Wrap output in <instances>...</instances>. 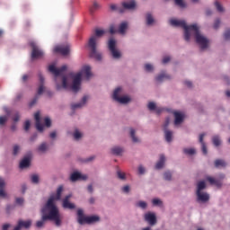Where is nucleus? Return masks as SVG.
I'll return each instance as SVG.
<instances>
[{"instance_id": "cd10ccee", "label": "nucleus", "mask_w": 230, "mask_h": 230, "mask_svg": "<svg viewBox=\"0 0 230 230\" xmlns=\"http://www.w3.org/2000/svg\"><path fill=\"white\" fill-rule=\"evenodd\" d=\"M49 150V145L46 142H42L40 146L37 147L38 154H48V151Z\"/></svg>"}, {"instance_id": "603ef678", "label": "nucleus", "mask_w": 230, "mask_h": 230, "mask_svg": "<svg viewBox=\"0 0 230 230\" xmlns=\"http://www.w3.org/2000/svg\"><path fill=\"white\" fill-rule=\"evenodd\" d=\"M156 107L157 105L154 102H151L147 104V109H149L150 111H155Z\"/></svg>"}, {"instance_id": "0e129e2a", "label": "nucleus", "mask_w": 230, "mask_h": 230, "mask_svg": "<svg viewBox=\"0 0 230 230\" xmlns=\"http://www.w3.org/2000/svg\"><path fill=\"white\" fill-rule=\"evenodd\" d=\"M164 111V108L156 107L155 110V112H156V114H161V112H163Z\"/></svg>"}, {"instance_id": "473e14b6", "label": "nucleus", "mask_w": 230, "mask_h": 230, "mask_svg": "<svg viewBox=\"0 0 230 230\" xmlns=\"http://www.w3.org/2000/svg\"><path fill=\"white\" fill-rule=\"evenodd\" d=\"M206 180L208 181L210 184H213L214 186H217V188H220V186H222V181L220 180H217L211 176H208L206 178Z\"/></svg>"}, {"instance_id": "6e6d98bb", "label": "nucleus", "mask_w": 230, "mask_h": 230, "mask_svg": "<svg viewBox=\"0 0 230 230\" xmlns=\"http://www.w3.org/2000/svg\"><path fill=\"white\" fill-rule=\"evenodd\" d=\"M213 28L214 30H218V28H220V19H217L214 22Z\"/></svg>"}, {"instance_id": "4468645a", "label": "nucleus", "mask_w": 230, "mask_h": 230, "mask_svg": "<svg viewBox=\"0 0 230 230\" xmlns=\"http://www.w3.org/2000/svg\"><path fill=\"white\" fill-rule=\"evenodd\" d=\"M144 220L149 224V226H155L157 224V217L154 212H147L144 216Z\"/></svg>"}, {"instance_id": "c9c22d12", "label": "nucleus", "mask_w": 230, "mask_h": 230, "mask_svg": "<svg viewBox=\"0 0 230 230\" xmlns=\"http://www.w3.org/2000/svg\"><path fill=\"white\" fill-rule=\"evenodd\" d=\"M212 143L214 145V146H220V145H222V139L220 138V137L218 135H215L212 137Z\"/></svg>"}, {"instance_id": "412c9836", "label": "nucleus", "mask_w": 230, "mask_h": 230, "mask_svg": "<svg viewBox=\"0 0 230 230\" xmlns=\"http://www.w3.org/2000/svg\"><path fill=\"white\" fill-rule=\"evenodd\" d=\"M166 164V156L164 155H160L159 159L155 165V170H163Z\"/></svg>"}, {"instance_id": "20e7f679", "label": "nucleus", "mask_w": 230, "mask_h": 230, "mask_svg": "<svg viewBox=\"0 0 230 230\" xmlns=\"http://www.w3.org/2000/svg\"><path fill=\"white\" fill-rule=\"evenodd\" d=\"M190 37L194 35L196 43L199 46L200 49H208L209 47V40L200 32V28L197 23L192 24V28L190 31Z\"/></svg>"}, {"instance_id": "680f3d73", "label": "nucleus", "mask_w": 230, "mask_h": 230, "mask_svg": "<svg viewBox=\"0 0 230 230\" xmlns=\"http://www.w3.org/2000/svg\"><path fill=\"white\" fill-rule=\"evenodd\" d=\"M168 125H170V118H167L164 123V131L165 128H168Z\"/></svg>"}, {"instance_id": "052dcab7", "label": "nucleus", "mask_w": 230, "mask_h": 230, "mask_svg": "<svg viewBox=\"0 0 230 230\" xmlns=\"http://www.w3.org/2000/svg\"><path fill=\"white\" fill-rule=\"evenodd\" d=\"M87 191L88 193H91V194L94 193V188L93 187V184H89L87 186Z\"/></svg>"}, {"instance_id": "a878e982", "label": "nucleus", "mask_w": 230, "mask_h": 230, "mask_svg": "<svg viewBox=\"0 0 230 230\" xmlns=\"http://www.w3.org/2000/svg\"><path fill=\"white\" fill-rule=\"evenodd\" d=\"M72 137L74 141H81L84 138V131L80 130L78 128H75L72 132Z\"/></svg>"}, {"instance_id": "f257e3e1", "label": "nucleus", "mask_w": 230, "mask_h": 230, "mask_svg": "<svg viewBox=\"0 0 230 230\" xmlns=\"http://www.w3.org/2000/svg\"><path fill=\"white\" fill-rule=\"evenodd\" d=\"M49 71L54 75V80L56 82L57 89H67L71 87L74 93H78L80 91V85L82 84V76L85 80H91L93 73L91 72L90 66H84L80 72L77 74H68L66 75V71H67V66L64 65L59 68H57L55 65H50L49 66Z\"/></svg>"}, {"instance_id": "4c0bfd02", "label": "nucleus", "mask_w": 230, "mask_h": 230, "mask_svg": "<svg viewBox=\"0 0 230 230\" xmlns=\"http://www.w3.org/2000/svg\"><path fill=\"white\" fill-rule=\"evenodd\" d=\"M183 154H185V155H195V154H197V150L193 147L183 148Z\"/></svg>"}, {"instance_id": "79ce46f5", "label": "nucleus", "mask_w": 230, "mask_h": 230, "mask_svg": "<svg viewBox=\"0 0 230 230\" xmlns=\"http://www.w3.org/2000/svg\"><path fill=\"white\" fill-rule=\"evenodd\" d=\"M111 12H119V13H123V9L119 7L116 4H111L110 5Z\"/></svg>"}, {"instance_id": "6e6552de", "label": "nucleus", "mask_w": 230, "mask_h": 230, "mask_svg": "<svg viewBox=\"0 0 230 230\" xmlns=\"http://www.w3.org/2000/svg\"><path fill=\"white\" fill-rule=\"evenodd\" d=\"M77 222L80 226H84L85 224H96V222H100L99 216H85L84 214V210L79 208L77 210Z\"/></svg>"}, {"instance_id": "4d7b16f0", "label": "nucleus", "mask_w": 230, "mask_h": 230, "mask_svg": "<svg viewBox=\"0 0 230 230\" xmlns=\"http://www.w3.org/2000/svg\"><path fill=\"white\" fill-rule=\"evenodd\" d=\"M15 202L18 206H22L24 204V198H16Z\"/></svg>"}, {"instance_id": "6ab92c4d", "label": "nucleus", "mask_w": 230, "mask_h": 230, "mask_svg": "<svg viewBox=\"0 0 230 230\" xmlns=\"http://www.w3.org/2000/svg\"><path fill=\"white\" fill-rule=\"evenodd\" d=\"M69 199H71V194L66 196L65 199H63L62 206H63L64 209H75L76 205H75V203H72L71 201H69Z\"/></svg>"}, {"instance_id": "a211bd4d", "label": "nucleus", "mask_w": 230, "mask_h": 230, "mask_svg": "<svg viewBox=\"0 0 230 230\" xmlns=\"http://www.w3.org/2000/svg\"><path fill=\"white\" fill-rule=\"evenodd\" d=\"M89 100V96L84 95L79 102H75L71 104L72 111H76V109H82V107L85 106L87 101Z\"/></svg>"}, {"instance_id": "2f4dec72", "label": "nucleus", "mask_w": 230, "mask_h": 230, "mask_svg": "<svg viewBox=\"0 0 230 230\" xmlns=\"http://www.w3.org/2000/svg\"><path fill=\"white\" fill-rule=\"evenodd\" d=\"M164 132L165 141L167 143H172V141H173V131L168 128H165Z\"/></svg>"}, {"instance_id": "2eb2a0df", "label": "nucleus", "mask_w": 230, "mask_h": 230, "mask_svg": "<svg viewBox=\"0 0 230 230\" xmlns=\"http://www.w3.org/2000/svg\"><path fill=\"white\" fill-rule=\"evenodd\" d=\"M145 22H146V26L152 27V26H155V24L157 23V21L155 20V17H154V14L152 13L147 12L145 14Z\"/></svg>"}, {"instance_id": "c85d7f7f", "label": "nucleus", "mask_w": 230, "mask_h": 230, "mask_svg": "<svg viewBox=\"0 0 230 230\" xmlns=\"http://www.w3.org/2000/svg\"><path fill=\"white\" fill-rule=\"evenodd\" d=\"M31 224L32 221L31 219L27 221L19 220L17 226L19 229H22V227H24V229H30V227H31Z\"/></svg>"}, {"instance_id": "423d86ee", "label": "nucleus", "mask_w": 230, "mask_h": 230, "mask_svg": "<svg viewBox=\"0 0 230 230\" xmlns=\"http://www.w3.org/2000/svg\"><path fill=\"white\" fill-rule=\"evenodd\" d=\"M169 23L171 26H173V28H183L184 30V40L186 42H190L191 40V34L190 31H191V29L193 28V25H188L184 20H179L175 18H172L169 20Z\"/></svg>"}, {"instance_id": "f03ea898", "label": "nucleus", "mask_w": 230, "mask_h": 230, "mask_svg": "<svg viewBox=\"0 0 230 230\" xmlns=\"http://www.w3.org/2000/svg\"><path fill=\"white\" fill-rule=\"evenodd\" d=\"M62 191H64V187L59 186L57 190V193L51 194L49 196L47 203L41 209V219L36 222V227H38V229L44 227L48 220H52L55 222L57 227H60V226H62L60 211L58 210V207H57V201L62 199Z\"/></svg>"}, {"instance_id": "ea45409f", "label": "nucleus", "mask_w": 230, "mask_h": 230, "mask_svg": "<svg viewBox=\"0 0 230 230\" xmlns=\"http://www.w3.org/2000/svg\"><path fill=\"white\" fill-rule=\"evenodd\" d=\"M154 70H155L154 65L150 63H146L144 65V71H146V73H154Z\"/></svg>"}, {"instance_id": "a18cd8bd", "label": "nucleus", "mask_w": 230, "mask_h": 230, "mask_svg": "<svg viewBox=\"0 0 230 230\" xmlns=\"http://www.w3.org/2000/svg\"><path fill=\"white\" fill-rule=\"evenodd\" d=\"M120 190L122 191V193H124L125 195H128V193H130L131 191V188L130 185L127 184L121 187Z\"/></svg>"}, {"instance_id": "f8f14e48", "label": "nucleus", "mask_w": 230, "mask_h": 230, "mask_svg": "<svg viewBox=\"0 0 230 230\" xmlns=\"http://www.w3.org/2000/svg\"><path fill=\"white\" fill-rule=\"evenodd\" d=\"M70 49L69 45H58L54 48V53H59V55L66 57V55H69Z\"/></svg>"}, {"instance_id": "f3484780", "label": "nucleus", "mask_w": 230, "mask_h": 230, "mask_svg": "<svg viewBox=\"0 0 230 230\" xmlns=\"http://www.w3.org/2000/svg\"><path fill=\"white\" fill-rule=\"evenodd\" d=\"M166 80H172V75L166 73V71H162L155 76V81L158 82V84H163V82Z\"/></svg>"}, {"instance_id": "774afa93", "label": "nucleus", "mask_w": 230, "mask_h": 230, "mask_svg": "<svg viewBox=\"0 0 230 230\" xmlns=\"http://www.w3.org/2000/svg\"><path fill=\"white\" fill-rule=\"evenodd\" d=\"M10 228V224H5L2 226V230H8Z\"/></svg>"}, {"instance_id": "13d9d810", "label": "nucleus", "mask_w": 230, "mask_h": 230, "mask_svg": "<svg viewBox=\"0 0 230 230\" xmlns=\"http://www.w3.org/2000/svg\"><path fill=\"white\" fill-rule=\"evenodd\" d=\"M224 38L226 40H230V30H226L224 33Z\"/></svg>"}, {"instance_id": "8fccbe9b", "label": "nucleus", "mask_w": 230, "mask_h": 230, "mask_svg": "<svg viewBox=\"0 0 230 230\" xmlns=\"http://www.w3.org/2000/svg\"><path fill=\"white\" fill-rule=\"evenodd\" d=\"M19 152H21V146L14 145L13 147V155H18Z\"/></svg>"}, {"instance_id": "864d4df0", "label": "nucleus", "mask_w": 230, "mask_h": 230, "mask_svg": "<svg viewBox=\"0 0 230 230\" xmlns=\"http://www.w3.org/2000/svg\"><path fill=\"white\" fill-rule=\"evenodd\" d=\"M171 60H172V57L164 56L162 59V64L165 66V64H168Z\"/></svg>"}, {"instance_id": "e433bc0d", "label": "nucleus", "mask_w": 230, "mask_h": 230, "mask_svg": "<svg viewBox=\"0 0 230 230\" xmlns=\"http://www.w3.org/2000/svg\"><path fill=\"white\" fill-rule=\"evenodd\" d=\"M214 5L216 6L217 12H218V13H226V8H224V5H222V4H220V2L216 1L214 3Z\"/></svg>"}, {"instance_id": "1a4fd4ad", "label": "nucleus", "mask_w": 230, "mask_h": 230, "mask_svg": "<svg viewBox=\"0 0 230 230\" xmlns=\"http://www.w3.org/2000/svg\"><path fill=\"white\" fill-rule=\"evenodd\" d=\"M108 49L110 50V53L115 60H119L121 58V51L116 48V40L113 38H111L108 40Z\"/></svg>"}, {"instance_id": "c756f323", "label": "nucleus", "mask_w": 230, "mask_h": 230, "mask_svg": "<svg viewBox=\"0 0 230 230\" xmlns=\"http://www.w3.org/2000/svg\"><path fill=\"white\" fill-rule=\"evenodd\" d=\"M4 186H6V182L3 178H0V198L6 199V191H4Z\"/></svg>"}, {"instance_id": "c03bdc74", "label": "nucleus", "mask_w": 230, "mask_h": 230, "mask_svg": "<svg viewBox=\"0 0 230 230\" xmlns=\"http://www.w3.org/2000/svg\"><path fill=\"white\" fill-rule=\"evenodd\" d=\"M136 206L137 208H140V209H146L148 208V204L143 200L137 202Z\"/></svg>"}, {"instance_id": "3c124183", "label": "nucleus", "mask_w": 230, "mask_h": 230, "mask_svg": "<svg viewBox=\"0 0 230 230\" xmlns=\"http://www.w3.org/2000/svg\"><path fill=\"white\" fill-rule=\"evenodd\" d=\"M19 119H21V113H19V111H15L14 116L13 117V121H14V123H17Z\"/></svg>"}, {"instance_id": "b1692460", "label": "nucleus", "mask_w": 230, "mask_h": 230, "mask_svg": "<svg viewBox=\"0 0 230 230\" xmlns=\"http://www.w3.org/2000/svg\"><path fill=\"white\" fill-rule=\"evenodd\" d=\"M110 152L112 155H123L125 148L120 146H114L110 149Z\"/></svg>"}, {"instance_id": "bf43d9fd", "label": "nucleus", "mask_w": 230, "mask_h": 230, "mask_svg": "<svg viewBox=\"0 0 230 230\" xmlns=\"http://www.w3.org/2000/svg\"><path fill=\"white\" fill-rule=\"evenodd\" d=\"M31 126V123L30 122V120H26L24 123V130L26 131L30 130Z\"/></svg>"}, {"instance_id": "4be33fe9", "label": "nucleus", "mask_w": 230, "mask_h": 230, "mask_svg": "<svg viewBox=\"0 0 230 230\" xmlns=\"http://www.w3.org/2000/svg\"><path fill=\"white\" fill-rule=\"evenodd\" d=\"M174 125H181L184 121L185 115L181 111H173Z\"/></svg>"}, {"instance_id": "aec40b11", "label": "nucleus", "mask_w": 230, "mask_h": 230, "mask_svg": "<svg viewBox=\"0 0 230 230\" xmlns=\"http://www.w3.org/2000/svg\"><path fill=\"white\" fill-rule=\"evenodd\" d=\"M129 137L132 141V143L139 144L141 143V139L139 137H137V130L134 128H129Z\"/></svg>"}, {"instance_id": "dca6fc26", "label": "nucleus", "mask_w": 230, "mask_h": 230, "mask_svg": "<svg viewBox=\"0 0 230 230\" xmlns=\"http://www.w3.org/2000/svg\"><path fill=\"white\" fill-rule=\"evenodd\" d=\"M32 155H33L31 154V152H29L27 155H25V156L20 163V168L22 169L28 168L30 166V163H31Z\"/></svg>"}, {"instance_id": "49530a36", "label": "nucleus", "mask_w": 230, "mask_h": 230, "mask_svg": "<svg viewBox=\"0 0 230 230\" xmlns=\"http://www.w3.org/2000/svg\"><path fill=\"white\" fill-rule=\"evenodd\" d=\"M40 181V178L39 177L38 174L31 175V181L32 182V184H39Z\"/></svg>"}, {"instance_id": "39448f33", "label": "nucleus", "mask_w": 230, "mask_h": 230, "mask_svg": "<svg viewBox=\"0 0 230 230\" xmlns=\"http://www.w3.org/2000/svg\"><path fill=\"white\" fill-rule=\"evenodd\" d=\"M111 98L114 102L119 103L120 105H128V103H132V97L126 94L125 89H123L121 86H118L113 90Z\"/></svg>"}, {"instance_id": "e2e57ef3", "label": "nucleus", "mask_w": 230, "mask_h": 230, "mask_svg": "<svg viewBox=\"0 0 230 230\" xmlns=\"http://www.w3.org/2000/svg\"><path fill=\"white\" fill-rule=\"evenodd\" d=\"M205 13L207 17L213 15V11L210 8L206 9Z\"/></svg>"}, {"instance_id": "9b49d317", "label": "nucleus", "mask_w": 230, "mask_h": 230, "mask_svg": "<svg viewBox=\"0 0 230 230\" xmlns=\"http://www.w3.org/2000/svg\"><path fill=\"white\" fill-rule=\"evenodd\" d=\"M30 46L32 49L31 51L32 60L42 58V57H44V51H42V49H40L39 46H37V43L35 41H30Z\"/></svg>"}, {"instance_id": "5fc2aeb1", "label": "nucleus", "mask_w": 230, "mask_h": 230, "mask_svg": "<svg viewBox=\"0 0 230 230\" xmlns=\"http://www.w3.org/2000/svg\"><path fill=\"white\" fill-rule=\"evenodd\" d=\"M44 123L45 127H48V128H49V127H51V119H49V117H46L44 119Z\"/></svg>"}, {"instance_id": "5701e85b", "label": "nucleus", "mask_w": 230, "mask_h": 230, "mask_svg": "<svg viewBox=\"0 0 230 230\" xmlns=\"http://www.w3.org/2000/svg\"><path fill=\"white\" fill-rule=\"evenodd\" d=\"M204 137H206V133H201L199 137V142L201 145V152L204 155H208V146L204 142Z\"/></svg>"}, {"instance_id": "ddd939ff", "label": "nucleus", "mask_w": 230, "mask_h": 230, "mask_svg": "<svg viewBox=\"0 0 230 230\" xmlns=\"http://www.w3.org/2000/svg\"><path fill=\"white\" fill-rule=\"evenodd\" d=\"M121 6L124 13L125 10H136L137 8V3L136 2V0H130L128 2L124 1L121 3Z\"/></svg>"}, {"instance_id": "7ed1b4c3", "label": "nucleus", "mask_w": 230, "mask_h": 230, "mask_svg": "<svg viewBox=\"0 0 230 230\" xmlns=\"http://www.w3.org/2000/svg\"><path fill=\"white\" fill-rule=\"evenodd\" d=\"M106 33L105 30L102 29H95L94 34L92 35L88 40V48L90 49V57L92 58H95V60H102L103 58V56L102 53L98 51V44L100 42V39L103 36V34Z\"/></svg>"}, {"instance_id": "9d476101", "label": "nucleus", "mask_w": 230, "mask_h": 230, "mask_svg": "<svg viewBox=\"0 0 230 230\" xmlns=\"http://www.w3.org/2000/svg\"><path fill=\"white\" fill-rule=\"evenodd\" d=\"M38 76H39L40 85L38 87L37 94L29 104L30 107H33V105L37 103V101L39 100V97L40 96V94H42V93L46 91V87L44 86V76L42 75V73L39 72Z\"/></svg>"}, {"instance_id": "37998d69", "label": "nucleus", "mask_w": 230, "mask_h": 230, "mask_svg": "<svg viewBox=\"0 0 230 230\" xmlns=\"http://www.w3.org/2000/svg\"><path fill=\"white\" fill-rule=\"evenodd\" d=\"M153 206H158L159 208H163V200L159 198H155L152 199Z\"/></svg>"}, {"instance_id": "0eeeda50", "label": "nucleus", "mask_w": 230, "mask_h": 230, "mask_svg": "<svg viewBox=\"0 0 230 230\" xmlns=\"http://www.w3.org/2000/svg\"><path fill=\"white\" fill-rule=\"evenodd\" d=\"M204 190H206V181H199L196 188V202L198 204H208L209 202V193L204 191Z\"/></svg>"}, {"instance_id": "bb28decb", "label": "nucleus", "mask_w": 230, "mask_h": 230, "mask_svg": "<svg viewBox=\"0 0 230 230\" xmlns=\"http://www.w3.org/2000/svg\"><path fill=\"white\" fill-rule=\"evenodd\" d=\"M34 119L36 120V128L39 132L44 131V126L40 123V112H36L34 115Z\"/></svg>"}, {"instance_id": "09e8293b", "label": "nucleus", "mask_w": 230, "mask_h": 230, "mask_svg": "<svg viewBox=\"0 0 230 230\" xmlns=\"http://www.w3.org/2000/svg\"><path fill=\"white\" fill-rule=\"evenodd\" d=\"M174 4L176 6H179V8H186V2L184 0H174Z\"/></svg>"}, {"instance_id": "a19ab883", "label": "nucleus", "mask_w": 230, "mask_h": 230, "mask_svg": "<svg viewBox=\"0 0 230 230\" xmlns=\"http://www.w3.org/2000/svg\"><path fill=\"white\" fill-rule=\"evenodd\" d=\"M117 178L119 179V181H127V174L121 170H117Z\"/></svg>"}, {"instance_id": "58836bf2", "label": "nucleus", "mask_w": 230, "mask_h": 230, "mask_svg": "<svg viewBox=\"0 0 230 230\" xmlns=\"http://www.w3.org/2000/svg\"><path fill=\"white\" fill-rule=\"evenodd\" d=\"M147 170L146 167L143 164L137 166V175H146Z\"/></svg>"}, {"instance_id": "393cba45", "label": "nucleus", "mask_w": 230, "mask_h": 230, "mask_svg": "<svg viewBox=\"0 0 230 230\" xmlns=\"http://www.w3.org/2000/svg\"><path fill=\"white\" fill-rule=\"evenodd\" d=\"M80 179H82V181H87V175H82V173L75 172L70 176V181H72V182H76V181H80Z\"/></svg>"}, {"instance_id": "72a5a7b5", "label": "nucleus", "mask_w": 230, "mask_h": 230, "mask_svg": "<svg viewBox=\"0 0 230 230\" xmlns=\"http://www.w3.org/2000/svg\"><path fill=\"white\" fill-rule=\"evenodd\" d=\"M4 112H6L7 116L0 117V125H4L8 121V116H10V110L8 108H4Z\"/></svg>"}, {"instance_id": "de8ad7c7", "label": "nucleus", "mask_w": 230, "mask_h": 230, "mask_svg": "<svg viewBox=\"0 0 230 230\" xmlns=\"http://www.w3.org/2000/svg\"><path fill=\"white\" fill-rule=\"evenodd\" d=\"M173 173L170 171H165L164 172V181H172V177Z\"/></svg>"}, {"instance_id": "f704fd0d", "label": "nucleus", "mask_w": 230, "mask_h": 230, "mask_svg": "<svg viewBox=\"0 0 230 230\" xmlns=\"http://www.w3.org/2000/svg\"><path fill=\"white\" fill-rule=\"evenodd\" d=\"M216 168H226L227 166V163H226L222 159H217L214 162Z\"/></svg>"}, {"instance_id": "7c9ffc66", "label": "nucleus", "mask_w": 230, "mask_h": 230, "mask_svg": "<svg viewBox=\"0 0 230 230\" xmlns=\"http://www.w3.org/2000/svg\"><path fill=\"white\" fill-rule=\"evenodd\" d=\"M128 29V22H122L119 26V30L118 32L120 35H125V33H127V30Z\"/></svg>"}, {"instance_id": "69168bd1", "label": "nucleus", "mask_w": 230, "mask_h": 230, "mask_svg": "<svg viewBox=\"0 0 230 230\" xmlns=\"http://www.w3.org/2000/svg\"><path fill=\"white\" fill-rule=\"evenodd\" d=\"M49 137H50V139H56L57 138V131H52L49 134Z\"/></svg>"}, {"instance_id": "338daca9", "label": "nucleus", "mask_w": 230, "mask_h": 230, "mask_svg": "<svg viewBox=\"0 0 230 230\" xmlns=\"http://www.w3.org/2000/svg\"><path fill=\"white\" fill-rule=\"evenodd\" d=\"M98 8H100V4L96 2L93 3V7L91 10V12H94V10H98Z\"/></svg>"}]
</instances>
